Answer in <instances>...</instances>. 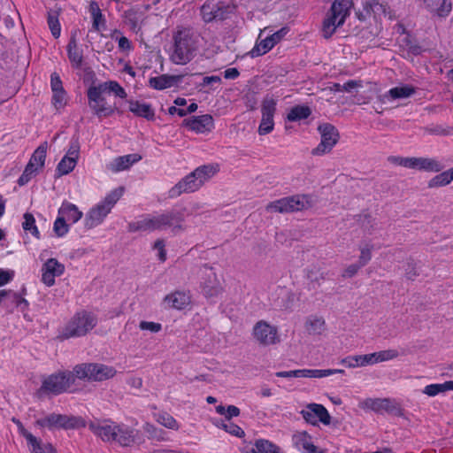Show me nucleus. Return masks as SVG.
Here are the masks:
<instances>
[{
    "label": "nucleus",
    "instance_id": "1",
    "mask_svg": "<svg viewBox=\"0 0 453 453\" xmlns=\"http://www.w3.org/2000/svg\"><path fill=\"white\" fill-rule=\"evenodd\" d=\"M183 213L177 210H171L157 215H143L139 219L130 222L127 226L128 232H152L170 228L172 233L176 234L184 231Z\"/></svg>",
    "mask_w": 453,
    "mask_h": 453
},
{
    "label": "nucleus",
    "instance_id": "2",
    "mask_svg": "<svg viewBox=\"0 0 453 453\" xmlns=\"http://www.w3.org/2000/svg\"><path fill=\"white\" fill-rule=\"evenodd\" d=\"M219 172L217 165H203L182 178L169 190L170 197H177L182 193L198 190L206 181Z\"/></svg>",
    "mask_w": 453,
    "mask_h": 453
},
{
    "label": "nucleus",
    "instance_id": "3",
    "mask_svg": "<svg viewBox=\"0 0 453 453\" xmlns=\"http://www.w3.org/2000/svg\"><path fill=\"white\" fill-rule=\"evenodd\" d=\"M351 5V0H335L332 4L322 22L321 34L324 38H330L344 24Z\"/></svg>",
    "mask_w": 453,
    "mask_h": 453
},
{
    "label": "nucleus",
    "instance_id": "4",
    "mask_svg": "<svg viewBox=\"0 0 453 453\" xmlns=\"http://www.w3.org/2000/svg\"><path fill=\"white\" fill-rule=\"evenodd\" d=\"M123 193L124 188L121 187L118 188L108 194L101 203L91 208L84 219L85 227L91 229L100 225L111 212L112 207L119 200Z\"/></svg>",
    "mask_w": 453,
    "mask_h": 453
},
{
    "label": "nucleus",
    "instance_id": "5",
    "mask_svg": "<svg viewBox=\"0 0 453 453\" xmlns=\"http://www.w3.org/2000/svg\"><path fill=\"white\" fill-rule=\"evenodd\" d=\"M97 324L96 317L91 312L81 311L76 313L63 329L60 337L69 339L81 337L88 334Z\"/></svg>",
    "mask_w": 453,
    "mask_h": 453
},
{
    "label": "nucleus",
    "instance_id": "6",
    "mask_svg": "<svg viewBox=\"0 0 453 453\" xmlns=\"http://www.w3.org/2000/svg\"><path fill=\"white\" fill-rule=\"evenodd\" d=\"M116 370L103 364L83 363L73 367V374L76 379L87 381H103L113 378Z\"/></svg>",
    "mask_w": 453,
    "mask_h": 453
},
{
    "label": "nucleus",
    "instance_id": "7",
    "mask_svg": "<svg viewBox=\"0 0 453 453\" xmlns=\"http://www.w3.org/2000/svg\"><path fill=\"white\" fill-rule=\"evenodd\" d=\"M35 426L40 428L75 429L85 426L84 420L80 417L50 413L35 420Z\"/></svg>",
    "mask_w": 453,
    "mask_h": 453
},
{
    "label": "nucleus",
    "instance_id": "8",
    "mask_svg": "<svg viewBox=\"0 0 453 453\" xmlns=\"http://www.w3.org/2000/svg\"><path fill=\"white\" fill-rule=\"evenodd\" d=\"M309 207H311V203L308 196L296 195L271 202L266 205L265 210L268 212L290 213Z\"/></svg>",
    "mask_w": 453,
    "mask_h": 453
},
{
    "label": "nucleus",
    "instance_id": "9",
    "mask_svg": "<svg viewBox=\"0 0 453 453\" xmlns=\"http://www.w3.org/2000/svg\"><path fill=\"white\" fill-rule=\"evenodd\" d=\"M75 379L73 370L54 373L42 381L41 389L44 392L58 395L66 391L74 383Z\"/></svg>",
    "mask_w": 453,
    "mask_h": 453
},
{
    "label": "nucleus",
    "instance_id": "10",
    "mask_svg": "<svg viewBox=\"0 0 453 453\" xmlns=\"http://www.w3.org/2000/svg\"><path fill=\"white\" fill-rule=\"evenodd\" d=\"M318 131L321 135L320 143L312 150L311 153L315 156H321L332 150L334 146L339 141V132L334 126L330 123L320 124Z\"/></svg>",
    "mask_w": 453,
    "mask_h": 453
},
{
    "label": "nucleus",
    "instance_id": "11",
    "mask_svg": "<svg viewBox=\"0 0 453 453\" xmlns=\"http://www.w3.org/2000/svg\"><path fill=\"white\" fill-rule=\"evenodd\" d=\"M234 11L226 1L224 0H208L201 9L203 19L205 22H211L215 19H223L228 13Z\"/></svg>",
    "mask_w": 453,
    "mask_h": 453
},
{
    "label": "nucleus",
    "instance_id": "12",
    "mask_svg": "<svg viewBox=\"0 0 453 453\" xmlns=\"http://www.w3.org/2000/svg\"><path fill=\"white\" fill-rule=\"evenodd\" d=\"M373 16L375 19L388 18L394 19L395 17L389 6L380 0H363V12L358 14L359 19H365Z\"/></svg>",
    "mask_w": 453,
    "mask_h": 453
},
{
    "label": "nucleus",
    "instance_id": "13",
    "mask_svg": "<svg viewBox=\"0 0 453 453\" xmlns=\"http://www.w3.org/2000/svg\"><path fill=\"white\" fill-rule=\"evenodd\" d=\"M88 106L94 113L101 117H108L114 113L115 107L107 104L103 94L96 86H91L87 92Z\"/></svg>",
    "mask_w": 453,
    "mask_h": 453
},
{
    "label": "nucleus",
    "instance_id": "14",
    "mask_svg": "<svg viewBox=\"0 0 453 453\" xmlns=\"http://www.w3.org/2000/svg\"><path fill=\"white\" fill-rule=\"evenodd\" d=\"M253 336L263 346L276 344L280 342L277 328L264 320L256 323L253 327Z\"/></svg>",
    "mask_w": 453,
    "mask_h": 453
},
{
    "label": "nucleus",
    "instance_id": "15",
    "mask_svg": "<svg viewBox=\"0 0 453 453\" xmlns=\"http://www.w3.org/2000/svg\"><path fill=\"white\" fill-rule=\"evenodd\" d=\"M303 418L313 426L319 422L327 426L331 423V416L327 410L319 403H309L300 411Z\"/></svg>",
    "mask_w": 453,
    "mask_h": 453
},
{
    "label": "nucleus",
    "instance_id": "16",
    "mask_svg": "<svg viewBox=\"0 0 453 453\" xmlns=\"http://www.w3.org/2000/svg\"><path fill=\"white\" fill-rule=\"evenodd\" d=\"M275 111L276 101L273 97H265L261 106L262 119L258 127L260 135H265L273 130Z\"/></svg>",
    "mask_w": 453,
    "mask_h": 453
},
{
    "label": "nucleus",
    "instance_id": "17",
    "mask_svg": "<svg viewBox=\"0 0 453 453\" xmlns=\"http://www.w3.org/2000/svg\"><path fill=\"white\" fill-rule=\"evenodd\" d=\"M202 271L201 287L206 297L217 296L222 290L221 284L211 267L203 265Z\"/></svg>",
    "mask_w": 453,
    "mask_h": 453
},
{
    "label": "nucleus",
    "instance_id": "18",
    "mask_svg": "<svg viewBox=\"0 0 453 453\" xmlns=\"http://www.w3.org/2000/svg\"><path fill=\"white\" fill-rule=\"evenodd\" d=\"M65 272V265L56 258H49L42 267V280L48 286L55 284V277L60 276Z\"/></svg>",
    "mask_w": 453,
    "mask_h": 453
},
{
    "label": "nucleus",
    "instance_id": "19",
    "mask_svg": "<svg viewBox=\"0 0 453 453\" xmlns=\"http://www.w3.org/2000/svg\"><path fill=\"white\" fill-rule=\"evenodd\" d=\"M263 33L264 32L260 33L258 37L260 41L256 44L252 50L253 55L256 54L257 56H262L266 54L285 36L287 30L286 28H281L280 30L273 33L271 35H267L265 38H262Z\"/></svg>",
    "mask_w": 453,
    "mask_h": 453
},
{
    "label": "nucleus",
    "instance_id": "20",
    "mask_svg": "<svg viewBox=\"0 0 453 453\" xmlns=\"http://www.w3.org/2000/svg\"><path fill=\"white\" fill-rule=\"evenodd\" d=\"M115 434L112 442H116L122 447H130L136 442L139 431L120 423L116 425Z\"/></svg>",
    "mask_w": 453,
    "mask_h": 453
},
{
    "label": "nucleus",
    "instance_id": "21",
    "mask_svg": "<svg viewBox=\"0 0 453 453\" xmlns=\"http://www.w3.org/2000/svg\"><path fill=\"white\" fill-rule=\"evenodd\" d=\"M116 425L117 423L110 420L91 421L88 424V428L104 441L112 442L113 436L116 435Z\"/></svg>",
    "mask_w": 453,
    "mask_h": 453
},
{
    "label": "nucleus",
    "instance_id": "22",
    "mask_svg": "<svg viewBox=\"0 0 453 453\" xmlns=\"http://www.w3.org/2000/svg\"><path fill=\"white\" fill-rule=\"evenodd\" d=\"M444 167V165L436 158L410 157L409 169L439 173Z\"/></svg>",
    "mask_w": 453,
    "mask_h": 453
},
{
    "label": "nucleus",
    "instance_id": "23",
    "mask_svg": "<svg viewBox=\"0 0 453 453\" xmlns=\"http://www.w3.org/2000/svg\"><path fill=\"white\" fill-rule=\"evenodd\" d=\"M183 122L186 127L196 133L209 132L214 127V120L210 114L194 116L184 119Z\"/></svg>",
    "mask_w": 453,
    "mask_h": 453
},
{
    "label": "nucleus",
    "instance_id": "24",
    "mask_svg": "<svg viewBox=\"0 0 453 453\" xmlns=\"http://www.w3.org/2000/svg\"><path fill=\"white\" fill-rule=\"evenodd\" d=\"M175 54L177 57H184L191 53L193 40L190 31L183 29L174 35Z\"/></svg>",
    "mask_w": 453,
    "mask_h": 453
},
{
    "label": "nucleus",
    "instance_id": "25",
    "mask_svg": "<svg viewBox=\"0 0 453 453\" xmlns=\"http://www.w3.org/2000/svg\"><path fill=\"white\" fill-rule=\"evenodd\" d=\"M416 92V88L411 85L399 86L390 88L387 93L380 96L379 99L381 103L395 101L397 99H404L411 96Z\"/></svg>",
    "mask_w": 453,
    "mask_h": 453
},
{
    "label": "nucleus",
    "instance_id": "26",
    "mask_svg": "<svg viewBox=\"0 0 453 453\" xmlns=\"http://www.w3.org/2000/svg\"><path fill=\"white\" fill-rule=\"evenodd\" d=\"M163 303L165 308L181 310L189 303V296L183 291H175L165 296Z\"/></svg>",
    "mask_w": 453,
    "mask_h": 453
},
{
    "label": "nucleus",
    "instance_id": "27",
    "mask_svg": "<svg viewBox=\"0 0 453 453\" xmlns=\"http://www.w3.org/2000/svg\"><path fill=\"white\" fill-rule=\"evenodd\" d=\"M185 74L167 75L163 74L150 79V86L155 89H165L181 81Z\"/></svg>",
    "mask_w": 453,
    "mask_h": 453
},
{
    "label": "nucleus",
    "instance_id": "28",
    "mask_svg": "<svg viewBox=\"0 0 453 453\" xmlns=\"http://www.w3.org/2000/svg\"><path fill=\"white\" fill-rule=\"evenodd\" d=\"M142 157L138 154H129L116 157L108 165V169L113 173H118L128 169L133 164L140 161Z\"/></svg>",
    "mask_w": 453,
    "mask_h": 453
},
{
    "label": "nucleus",
    "instance_id": "29",
    "mask_svg": "<svg viewBox=\"0 0 453 453\" xmlns=\"http://www.w3.org/2000/svg\"><path fill=\"white\" fill-rule=\"evenodd\" d=\"M242 453H280V449L268 440L258 439L255 441L251 448H243Z\"/></svg>",
    "mask_w": 453,
    "mask_h": 453
},
{
    "label": "nucleus",
    "instance_id": "30",
    "mask_svg": "<svg viewBox=\"0 0 453 453\" xmlns=\"http://www.w3.org/2000/svg\"><path fill=\"white\" fill-rule=\"evenodd\" d=\"M58 215L66 221L76 223L81 219L83 214L75 204L63 202L58 209Z\"/></svg>",
    "mask_w": 453,
    "mask_h": 453
},
{
    "label": "nucleus",
    "instance_id": "31",
    "mask_svg": "<svg viewBox=\"0 0 453 453\" xmlns=\"http://www.w3.org/2000/svg\"><path fill=\"white\" fill-rule=\"evenodd\" d=\"M304 327L309 334L319 335L326 331V325L322 317L311 315L306 319Z\"/></svg>",
    "mask_w": 453,
    "mask_h": 453
},
{
    "label": "nucleus",
    "instance_id": "32",
    "mask_svg": "<svg viewBox=\"0 0 453 453\" xmlns=\"http://www.w3.org/2000/svg\"><path fill=\"white\" fill-rule=\"evenodd\" d=\"M129 111L138 117L153 119L155 111L150 104L142 103L139 101H129Z\"/></svg>",
    "mask_w": 453,
    "mask_h": 453
},
{
    "label": "nucleus",
    "instance_id": "33",
    "mask_svg": "<svg viewBox=\"0 0 453 453\" xmlns=\"http://www.w3.org/2000/svg\"><path fill=\"white\" fill-rule=\"evenodd\" d=\"M423 3L428 10L440 17L447 16L451 11V3L449 0H423Z\"/></svg>",
    "mask_w": 453,
    "mask_h": 453
},
{
    "label": "nucleus",
    "instance_id": "34",
    "mask_svg": "<svg viewBox=\"0 0 453 453\" xmlns=\"http://www.w3.org/2000/svg\"><path fill=\"white\" fill-rule=\"evenodd\" d=\"M372 354L350 356L342 360V364L349 368L366 366L373 364Z\"/></svg>",
    "mask_w": 453,
    "mask_h": 453
},
{
    "label": "nucleus",
    "instance_id": "35",
    "mask_svg": "<svg viewBox=\"0 0 453 453\" xmlns=\"http://www.w3.org/2000/svg\"><path fill=\"white\" fill-rule=\"evenodd\" d=\"M98 90L102 93L113 94L116 97L124 99L127 96L125 89L114 81H105L96 86Z\"/></svg>",
    "mask_w": 453,
    "mask_h": 453
},
{
    "label": "nucleus",
    "instance_id": "36",
    "mask_svg": "<svg viewBox=\"0 0 453 453\" xmlns=\"http://www.w3.org/2000/svg\"><path fill=\"white\" fill-rule=\"evenodd\" d=\"M398 42L403 49V52H406L407 54L420 55L423 53L422 48L418 45L408 34L403 33L398 40Z\"/></svg>",
    "mask_w": 453,
    "mask_h": 453
},
{
    "label": "nucleus",
    "instance_id": "37",
    "mask_svg": "<svg viewBox=\"0 0 453 453\" xmlns=\"http://www.w3.org/2000/svg\"><path fill=\"white\" fill-rule=\"evenodd\" d=\"M294 441L299 449L306 453L317 452V447L311 442V436L306 432L295 435Z\"/></svg>",
    "mask_w": 453,
    "mask_h": 453
},
{
    "label": "nucleus",
    "instance_id": "38",
    "mask_svg": "<svg viewBox=\"0 0 453 453\" xmlns=\"http://www.w3.org/2000/svg\"><path fill=\"white\" fill-rule=\"evenodd\" d=\"M453 180V167L434 176L428 181V188H434L449 185Z\"/></svg>",
    "mask_w": 453,
    "mask_h": 453
},
{
    "label": "nucleus",
    "instance_id": "39",
    "mask_svg": "<svg viewBox=\"0 0 453 453\" xmlns=\"http://www.w3.org/2000/svg\"><path fill=\"white\" fill-rule=\"evenodd\" d=\"M48 149L47 142H42L33 153L28 163H32L35 167L42 168L44 166L46 153Z\"/></svg>",
    "mask_w": 453,
    "mask_h": 453
},
{
    "label": "nucleus",
    "instance_id": "40",
    "mask_svg": "<svg viewBox=\"0 0 453 453\" xmlns=\"http://www.w3.org/2000/svg\"><path fill=\"white\" fill-rule=\"evenodd\" d=\"M311 113L308 106L297 105L289 111L287 119L289 121H298L307 119Z\"/></svg>",
    "mask_w": 453,
    "mask_h": 453
},
{
    "label": "nucleus",
    "instance_id": "41",
    "mask_svg": "<svg viewBox=\"0 0 453 453\" xmlns=\"http://www.w3.org/2000/svg\"><path fill=\"white\" fill-rule=\"evenodd\" d=\"M77 165V160L73 159L69 156H64V157L58 163L56 172L58 176L66 175L70 173Z\"/></svg>",
    "mask_w": 453,
    "mask_h": 453
},
{
    "label": "nucleus",
    "instance_id": "42",
    "mask_svg": "<svg viewBox=\"0 0 453 453\" xmlns=\"http://www.w3.org/2000/svg\"><path fill=\"white\" fill-rule=\"evenodd\" d=\"M32 453H56L51 444H43L42 441L35 437V441H27Z\"/></svg>",
    "mask_w": 453,
    "mask_h": 453
},
{
    "label": "nucleus",
    "instance_id": "43",
    "mask_svg": "<svg viewBox=\"0 0 453 453\" xmlns=\"http://www.w3.org/2000/svg\"><path fill=\"white\" fill-rule=\"evenodd\" d=\"M156 420L168 429L178 430L180 428L177 420L167 412L157 414Z\"/></svg>",
    "mask_w": 453,
    "mask_h": 453
},
{
    "label": "nucleus",
    "instance_id": "44",
    "mask_svg": "<svg viewBox=\"0 0 453 453\" xmlns=\"http://www.w3.org/2000/svg\"><path fill=\"white\" fill-rule=\"evenodd\" d=\"M214 425L226 432L234 434L238 437H242L244 434L243 430L237 425L232 423L230 420L227 422H224L222 420H218L214 422Z\"/></svg>",
    "mask_w": 453,
    "mask_h": 453
},
{
    "label": "nucleus",
    "instance_id": "45",
    "mask_svg": "<svg viewBox=\"0 0 453 453\" xmlns=\"http://www.w3.org/2000/svg\"><path fill=\"white\" fill-rule=\"evenodd\" d=\"M372 354L373 356V364L392 360L399 356V353L396 349H386L373 352Z\"/></svg>",
    "mask_w": 453,
    "mask_h": 453
},
{
    "label": "nucleus",
    "instance_id": "46",
    "mask_svg": "<svg viewBox=\"0 0 453 453\" xmlns=\"http://www.w3.org/2000/svg\"><path fill=\"white\" fill-rule=\"evenodd\" d=\"M425 131L432 135L449 136L453 135V127L434 125L426 127Z\"/></svg>",
    "mask_w": 453,
    "mask_h": 453
},
{
    "label": "nucleus",
    "instance_id": "47",
    "mask_svg": "<svg viewBox=\"0 0 453 453\" xmlns=\"http://www.w3.org/2000/svg\"><path fill=\"white\" fill-rule=\"evenodd\" d=\"M22 227L25 231H29L37 239L40 237L39 230L35 225V219L31 213L27 212L24 214Z\"/></svg>",
    "mask_w": 453,
    "mask_h": 453
},
{
    "label": "nucleus",
    "instance_id": "48",
    "mask_svg": "<svg viewBox=\"0 0 453 453\" xmlns=\"http://www.w3.org/2000/svg\"><path fill=\"white\" fill-rule=\"evenodd\" d=\"M447 391L446 388V382L444 383H435V384H430L424 388L422 390V393L426 395L429 397H434L438 395L441 393H445Z\"/></svg>",
    "mask_w": 453,
    "mask_h": 453
},
{
    "label": "nucleus",
    "instance_id": "49",
    "mask_svg": "<svg viewBox=\"0 0 453 453\" xmlns=\"http://www.w3.org/2000/svg\"><path fill=\"white\" fill-rule=\"evenodd\" d=\"M144 431L149 434L150 438L156 439L157 441H165V432L160 428L156 427L150 423H146L143 426Z\"/></svg>",
    "mask_w": 453,
    "mask_h": 453
},
{
    "label": "nucleus",
    "instance_id": "50",
    "mask_svg": "<svg viewBox=\"0 0 453 453\" xmlns=\"http://www.w3.org/2000/svg\"><path fill=\"white\" fill-rule=\"evenodd\" d=\"M53 231L57 236L62 237L68 233L69 225L66 223V220L58 215L54 222Z\"/></svg>",
    "mask_w": 453,
    "mask_h": 453
},
{
    "label": "nucleus",
    "instance_id": "51",
    "mask_svg": "<svg viewBox=\"0 0 453 453\" xmlns=\"http://www.w3.org/2000/svg\"><path fill=\"white\" fill-rule=\"evenodd\" d=\"M37 167H35L32 163H28L21 174V176L18 180V183L19 186H23L27 184L32 177L36 173Z\"/></svg>",
    "mask_w": 453,
    "mask_h": 453
},
{
    "label": "nucleus",
    "instance_id": "52",
    "mask_svg": "<svg viewBox=\"0 0 453 453\" xmlns=\"http://www.w3.org/2000/svg\"><path fill=\"white\" fill-rule=\"evenodd\" d=\"M389 403L390 402L388 399H368L365 402L366 406L375 411L387 410L389 406Z\"/></svg>",
    "mask_w": 453,
    "mask_h": 453
},
{
    "label": "nucleus",
    "instance_id": "53",
    "mask_svg": "<svg viewBox=\"0 0 453 453\" xmlns=\"http://www.w3.org/2000/svg\"><path fill=\"white\" fill-rule=\"evenodd\" d=\"M372 246L370 244H366L364 247L360 248V256L358 259V263L360 265L365 266L372 258Z\"/></svg>",
    "mask_w": 453,
    "mask_h": 453
},
{
    "label": "nucleus",
    "instance_id": "54",
    "mask_svg": "<svg viewBox=\"0 0 453 453\" xmlns=\"http://www.w3.org/2000/svg\"><path fill=\"white\" fill-rule=\"evenodd\" d=\"M48 24L52 35L58 38L60 35L61 28L58 19L55 14H50L48 17Z\"/></svg>",
    "mask_w": 453,
    "mask_h": 453
},
{
    "label": "nucleus",
    "instance_id": "55",
    "mask_svg": "<svg viewBox=\"0 0 453 453\" xmlns=\"http://www.w3.org/2000/svg\"><path fill=\"white\" fill-rule=\"evenodd\" d=\"M65 89L53 91L52 104L56 109H59L65 104Z\"/></svg>",
    "mask_w": 453,
    "mask_h": 453
},
{
    "label": "nucleus",
    "instance_id": "56",
    "mask_svg": "<svg viewBox=\"0 0 453 453\" xmlns=\"http://www.w3.org/2000/svg\"><path fill=\"white\" fill-rule=\"evenodd\" d=\"M80 153V143L77 138H73L70 142L69 149L66 152V156L73 157V159L78 160Z\"/></svg>",
    "mask_w": 453,
    "mask_h": 453
},
{
    "label": "nucleus",
    "instance_id": "57",
    "mask_svg": "<svg viewBox=\"0 0 453 453\" xmlns=\"http://www.w3.org/2000/svg\"><path fill=\"white\" fill-rule=\"evenodd\" d=\"M12 422L16 424L19 433L27 440L35 441V436L28 432L23 426V424L17 418H13Z\"/></svg>",
    "mask_w": 453,
    "mask_h": 453
},
{
    "label": "nucleus",
    "instance_id": "58",
    "mask_svg": "<svg viewBox=\"0 0 453 453\" xmlns=\"http://www.w3.org/2000/svg\"><path fill=\"white\" fill-rule=\"evenodd\" d=\"M126 22L131 27L133 30L139 28V17L136 12L129 11L125 14Z\"/></svg>",
    "mask_w": 453,
    "mask_h": 453
},
{
    "label": "nucleus",
    "instance_id": "59",
    "mask_svg": "<svg viewBox=\"0 0 453 453\" xmlns=\"http://www.w3.org/2000/svg\"><path fill=\"white\" fill-rule=\"evenodd\" d=\"M139 327L141 330H148L152 333H157L162 329L161 324L150 321H141Z\"/></svg>",
    "mask_w": 453,
    "mask_h": 453
},
{
    "label": "nucleus",
    "instance_id": "60",
    "mask_svg": "<svg viewBox=\"0 0 453 453\" xmlns=\"http://www.w3.org/2000/svg\"><path fill=\"white\" fill-rule=\"evenodd\" d=\"M419 273L418 272L416 264L413 262H408L405 268V277L410 280H414Z\"/></svg>",
    "mask_w": 453,
    "mask_h": 453
},
{
    "label": "nucleus",
    "instance_id": "61",
    "mask_svg": "<svg viewBox=\"0 0 453 453\" xmlns=\"http://www.w3.org/2000/svg\"><path fill=\"white\" fill-rule=\"evenodd\" d=\"M359 88H363V82L360 80H349L344 84H342L343 91L347 93H351L354 89Z\"/></svg>",
    "mask_w": 453,
    "mask_h": 453
},
{
    "label": "nucleus",
    "instance_id": "62",
    "mask_svg": "<svg viewBox=\"0 0 453 453\" xmlns=\"http://www.w3.org/2000/svg\"><path fill=\"white\" fill-rule=\"evenodd\" d=\"M50 87L52 92L64 89L62 81L57 73H53L50 76Z\"/></svg>",
    "mask_w": 453,
    "mask_h": 453
},
{
    "label": "nucleus",
    "instance_id": "63",
    "mask_svg": "<svg viewBox=\"0 0 453 453\" xmlns=\"http://www.w3.org/2000/svg\"><path fill=\"white\" fill-rule=\"evenodd\" d=\"M154 249L158 250V258L164 262L166 259V252L165 250V242L163 240H157L154 243Z\"/></svg>",
    "mask_w": 453,
    "mask_h": 453
},
{
    "label": "nucleus",
    "instance_id": "64",
    "mask_svg": "<svg viewBox=\"0 0 453 453\" xmlns=\"http://www.w3.org/2000/svg\"><path fill=\"white\" fill-rule=\"evenodd\" d=\"M390 163L409 168L410 157L391 156L388 159Z\"/></svg>",
    "mask_w": 453,
    "mask_h": 453
}]
</instances>
